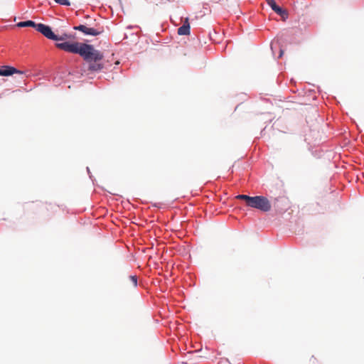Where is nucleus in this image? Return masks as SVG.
<instances>
[{"instance_id":"5","label":"nucleus","mask_w":364,"mask_h":364,"mask_svg":"<svg viewBox=\"0 0 364 364\" xmlns=\"http://www.w3.org/2000/svg\"><path fill=\"white\" fill-rule=\"evenodd\" d=\"M36 31L42 33L45 37H46L48 39L53 41L54 39H56V35L52 31L50 27L47 25L43 23H38Z\"/></svg>"},{"instance_id":"2","label":"nucleus","mask_w":364,"mask_h":364,"mask_svg":"<svg viewBox=\"0 0 364 364\" xmlns=\"http://www.w3.org/2000/svg\"><path fill=\"white\" fill-rule=\"evenodd\" d=\"M249 207L267 212L271 210V203L266 197L258 196L252 197Z\"/></svg>"},{"instance_id":"1","label":"nucleus","mask_w":364,"mask_h":364,"mask_svg":"<svg viewBox=\"0 0 364 364\" xmlns=\"http://www.w3.org/2000/svg\"><path fill=\"white\" fill-rule=\"evenodd\" d=\"M78 54L89 63V70L99 71L103 68V64L100 63L104 57L103 54L95 49L92 45L82 43Z\"/></svg>"},{"instance_id":"3","label":"nucleus","mask_w":364,"mask_h":364,"mask_svg":"<svg viewBox=\"0 0 364 364\" xmlns=\"http://www.w3.org/2000/svg\"><path fill=\"white\" fill-rule=\"evenodd\" d=\"M82 43L73 42L70 43L68 41L63 43H57L55 44L56 47L60 50L72 53H80V48L81 47Z\"/></svg>"},{"instance_id":"10","label":"nucleus","mask_w":364,"mask_h":364,"mask_svg":"<svg viewBox=\"0 0 364 364\" xmlns=\"http://www.w3.org/2000/svg\"><path fill=\"white\" fill-rule=\"evenodd\" d=\"M235 198L239 200H245L247 206H249L250 200L252 199V197L247 195H237Z\"/></svg>"},{"instance_id":"4","label":"nucleus","mask_w":364,"mask_h":364,"mask_svg":"<svg viewBox=\"0 0 364 364\" xmlns=\"http://www.w3.org/2000/svg\"><path fill=\"white\" fill-rule=\"evenodd\" d=\"M74 29L77 30V31H80L85 35H90V36H98L103 32L102 28H89L85 25H80L77 26H75Z\"/></svg>"},{"instance_id":"12","label":"nucleus","mask_w":364,"mask_h":364,"mask_svg":"<svg viewBox=\"0 0 364 364\" xmlns=\"http://www.w3.org/2000/svg\"><path fill=\"white\" fill-rule=\"evenodd\" d=\"M70 37V36L68 34H66V33H63L60 36L56 35V39H54L53 41H65V40L69 38Z\"/></svg>"},{"instance_id":"13","label":"nucleus","mask_w":364,"mask_h":364,"mask_svg":"<svg viewBox=\"0 0 364 364\" xmlns=\"http://www.w3.org/2000/svg\"><path fill=\"white\" fill-rule=\"evenodd\" d=\"M54 1L60 5H64V6H70V5L69 0H54Z\"/></svg>"},{"instance_id":"7","label":"nucleus","mask_w":364,"mask_h":364,"mask_svg":"<svg viewBox=\"0 0 364 364\" xmlns=\"http://www.w3.org/2000/svg\"><path fill=\"white\" fill-rule=\"evenodd\" d=\"M13 74H23V72L11 66H2L0 68V75L1 76H9Z\"/></svg>"},{"instance_id":"6","label":"nucleus","mask_w":364,"mask_h":364,"mask_svg":"<svg viewBox=\"0 0 364 364\" xmlns=\"http://www.w3.org/2000/svg\"><path fill=\"white\" fill-rule=\"evenodd\" d=\"M267 4L272 9L282 18H287L288 16L287 11L280 6H279L274 0H267Z\"/></svg>"},{"instance_id":"11","label":"nucleus","mask_w":364,"mask_h":364,"mask_svg":"<svg viewBox=\"0 0 364 364\" xmlns=\"http://www.w3.org/2000/svg\"><path fill=\"white\" fill-rule=\"evenodd\" d=\"M128 282H130V286L135 288L137 286V277L132 275L128 278Z\"/></svg>"},{"instance_id":"9","label":"nucleus","mask_w":364,"mask_h":364,"mask_svg":"<svg viewBox=\"0 0 364 364\" xmlns=\"http://www.w3.org/2000/svg\"><path fill=\"white\" fill-rule=\"evenodd\" d=\"M18 27H34L36 29H37V24L33 21H21L17 23Z\"/></svg>"},{"instance_id":"8","label":"nucleus","mask_w":364,"mask_h":364,"mask_svg":"<svg viewBox=\"0 0 364 364\" xmlns=\"http://www.w3.org/2000/svg\"><path fill=\"white\" fill-rule=\"evenodd\" d=\"M190 33V25L188 23V19L186 18V21L182 26L178 28V35H188Z\"/></svg>"},{"instance_id":"14","label":"nucleus","mask_w":364,"mask_h":364,"mask_svg":"<svg viewBox=\"0 0 364 364\" xmlns=\"http://www.w3.org/2000/svg\"><path fill=\"white\" fill-rule=\"evenodd\" d=\"M282 54H283V50H281L280 51V54H279V57H281L282 55Z\"/></svg>"}]
</instances>
